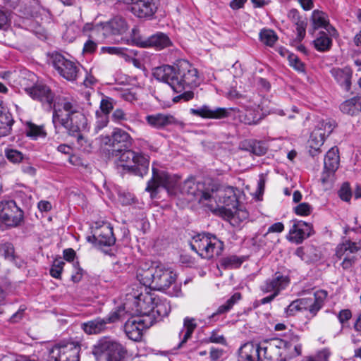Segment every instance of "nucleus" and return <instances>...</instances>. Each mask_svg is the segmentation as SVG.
<instances>
[{
    "mask_svg": "<svg viewBox=\"0 0 361 361\" xmlns=\"http://www.w3.org/2000/svg\"><path fill=\"white\" fill-rule=\"evenodd\" d=\"M0 256L8 260L14 259V247L10 243L0 244Z\"/></svg>",
    "mask_w": 361,
    "mask_h": 361,
    "instance_id": "46",
    "label": "nucleus"
},
{
    "mask_svg": "<svg viewBox=\"0 0 361 361\" xmlns=\"http://www.w3.org/2000/svg\"><path fill=\"white\" fill-rule=\"evenodd\" d=\"M65 262L61 259H56L49 270L50 275L55 279H60Z\"/></svg>",
    "mask_w": 361,
    "mask_h": 361,
    "instance_id": "50",
    "label": "nucleus"
},
{
    "mask_svg": "<svg viewBox=\"0 0 361 361\" xmlns=\"http://www.w3.org/2000/svg\"><path fill=\"white\" fill-rule=\"evenodd\" d=\"M97 47V43L92 39H89L84 44L83 52L90 54L93 53L96 50Z\"/></svg>",
    "mask_w": 361,
    "mask_h": 361,
    "instance_id": "64",
    "label": "nucleus"
},
{
    "mask_svg": "<svg viewBox=\"0 0 361 361\" xmlns=\"http://www.w3.org/2000/svg\"><path fill=\"white\" fill-rule=\"evenodd\" d=\"M227 214L228 216L233 221L239 220L240 221H243L248 217L247 212L246 210L238 209V206H236L235 208L229 209Z\"/></svg>",
    "mask_w": 361,
    "mask_h": 361,
    "instance_id": "47",
    "label": "nucleus"
},
{
    "mask_svg": "<svg viewBox=\"0 0 361 361\" xmlns=\"http://www.w3.org/2000/svg\"><path fill=\"white\" fill-rule=\"evenodd\" d=\"M119 319L118 314L116 312L110 313L108 316L84 322L81 324L82 329L88 335L98 334L106 329L108 324L117 322Z\"/></svg>",
    "mask_w": 361,
    "mask_h": 361,
    "instance_id": "15",
    "label": "nucleus"
},
{
    "mask_svg": "<svg viewBox=\"0 0 361 361\" xmlns=\"http://www.w3.org/2000/svg\"><path fill=\"white\" fill-rule=\"evenodd\" d=\"M121 97L128 102L133 103L137 99V95L133 90H126L121 92Z\"/></svg>",
    "mask_w": 361,
    "mask_h": 361,
    "instance_id": "60",
    "label": "nucleus"
},
{
    "mask_svg": "<svg viewBox=\"0 0 361 361\" xmlns=\"http://www.w3.org/2000/svg\"><path fill=\"white\" fill-rule=\"evenodd\" d=\"M128 28L126 20L121 16H115L108 23L103 24L104 31L111 30L114 35L125 33Z\"/></svg>",
    "mask_w": 361,
    "mask_h": 361,
    "instance_id": "33",
    "label": "nucleus"
},
{
    "mask_svg": "<svg viewBox=\"0 0 361 361\" xmlns=\"http://www.w3.org/2000/svg\"><path fill=\"white\" fill-rule=\"evenodd\" d=\"M240 121L247 125H255L258 123L259 118L252 110H247L244 115L240 116Z\"/></svg>",
    "mask_w": 361,
    "mask_h": 361,
    "instance_id": "52",
    "label": "nucleus"
},
{
    "mask_svg": "<svg viewBox=\"0 0 361 361\" xmlns=\"http://www.w3.org/2000/svg\"><path fill=\"white\" fill-rule=\"evenodd\" d=\"M159 0H136L131 7L132 13L139 18L150 19L157 11Z\"/></svg>",
    "mask_w": 361,
    "mask_h": 361,
    "instance_id": "20",
    "label": "nucleus"
},
{
    "mask_svg": "<svg viewBox=\"0 0 361 361\" xmlns=\"http://www.w3.org/2000/svg\"><path fill=\"white\" fill-rule=\"evenodd\" d=\"M153 75L157 80L167 83L176 92L197 87L200 83L197 68L184 59L177 61L173 66L163 65L155 68Z\"/></svg>",
    "mask_w": 361,
    "mask_h": 361,
    "instance_id": "2",
    "label": "nucleus"
},
{
    "mask_svg": "<svg viewBox=\"0 0 361 361\" xmlns=\"http://www.w3.org/2000/svg\"><path fill=\"white\" fill-rule=\"evenodd\" d=\"M26 307L25 305H21L18 311L15 312L8 319V322L11 324H16L20 322L25 316V312L26 310Z\"/></svg>",
    "mask_w": 361,
    "mask_h": 361,
    "instance_id": "56",
    "label": "nucleus"
},
{
    "mask_svg": "<svg viewBox=\"0 0 361 361\" xmlns=\"http://www.w3.org/2000/svg\"><path fill=\"white\" fill-rule=\"evenodd\" d=\"M18 11L20 12V15L23 18H30V17H35L36 12L34 11L33 8L30 5H20L18 6Z\"/></svg>",
    "mask_w": 361,
    "mask_h": 361,
    "instance_id": "54",
    "label": "nucleus"
},
{
    "mask_svg": "<svg viewBox=\"0 0 361 361\" xmlns=\"http://www.w3.org/2000/svg\"><path fill=\"white\" fill-rule=\"evenodd\" d=\"M100 139L102 144L112 148L113 153L130 148L133 142L130 134L119 128H114L111 135L101 136Z\"/></svg>",
    "mask_w": 361,
    "mask_h": 361,
    "instance_id": "11",
    "label": "nucleus"
},
{
    "mask_svg": "<svg viewBox=\"0 0 361 361\" xmlns=\"http://www.w3.org/2000/svg\"><path fill=\"white\" fill-rule=\"evenodd\" d=\"M52 65L59 74L68 81L77 79L79 66L73 61L66 59L61 54H54L51 56Z\"/></svg>",
    "mask_w": 361,
    "mask_h": 361,
    "instance_id": "13",
    "label": "nucleus"
},
{
    "mask_svg": "<svg viewBox=\"0 0 361 361\" xmlns=\"http://www.w3.org/2000/svg\"><path fill=\"white\" fill-rule=\"evenodd\" d=\"M154 322V320L149 315L133 317L126 322L124 330L130 339L139 341L142 338L143 331L152 326Z\"/></svg>",
    "mask_w": 361,
    "mask_h": 361,
    "instance_id": "12",
    "label": "nucleus"
},
{
    "mask_svg": "<svg viewBox=\"0 0 361 361\" xmlns=\"http://www.w3.org/2000/svg\"><path fill=\"white\" fill-rule=\"evenodd\" d=\"M197 328V324L193 318L185 317L183 321V328L180 331L179 335L180 336L185 330V332L180 342L178 344V348L183 347V345L190 338L193 331Z\"/></svg>",
    "mask_w": 361,
    "mask_h": 361,
    "instance_id": "37",
    "label": "nucleus"
},
{
    "mask_svg": "<svg viewBox=\"0 0 361 361\" xmlns=\"http://www.w3.org/2000/svg\"><path fill=\"white\" fill-rule=\"evenodd\" d=\"M291 227L288 233V240L297 244L310 237L312 233V225L305 221L293 219L290 221Z\"/></svg>",
    "mask_w": 361,
    "mask_h": 361,
    "instance_id": "16",
    "label": "nucleus"
},
{
    "mask_svg": "<svg viewBox=\"0 0 361 361\" xmlns=\"http://www.w3.org/2000/svg\"><path fill=\"white\" fill-rule=\"evenodd\" d=\"M56 350L58 353L57 356L54 357L55 361H80V346L73 342L61 346Z\"/></svg>",
    "mask_w": 361,
    "mask_h": 361,
    "instance_id": "26",
    "label": "nucleus"
},
{
    "mask_svg": "<svg viewBox=\"0 0 361 361\" xmlns=\"http://www.w3.org/2000/svg\"><path fill=\"white\" fill-rule=\"evenodd\" d=\"M335 126L336 125L334 121L330 120H323L318 123L313 131H317L321 134V137L326 139V137L332 133Z\"/></svg>",
    "mask_w": 361,
    "mask_h": 361,
    "instance_id": "41",
    "label": "nucleus"
},
{
    "mask_svg": "<svg viewBox=\"0 0 361 361\" xmlns=\"http://www.w3.org/2000/svg\"><path fill=\"white\" fill-rule=\"evenodd\" d=\"M103 52L108 53L109 54L122 56L124 55L125 49L121 47H103L102 48Z\"/></svg>",
    "mask_w": 361,
    "mask_h": 361,
    "instance_id": "61",
    "label": "nucleus"
},
{
    "mask_svg": "<svg viewBox=\"0 0 361 361\" xmlns=\"http://www.w3.org/2000/svg\"><path fill=\"white\" fill-rule=\"evenodd\" d=\"M358 99L353 97L343 102L340 106L341 111L349 115H354L357 110Z\"/></svg>",
    "mask_w": 361,
    "mask_h": 361,
    "instance_id": "44",
    "label": "nucleus"
},
{
    "mask_svg": "<svg viewBox=\"0 0 361 361\" xmlns=\"http://www.w3.org/2000/svg\"><path fill=\"white\" fill-rule=\"evenodd\" d=\"M298 312H302L300 305L298 302V300H295L293 301L286 308L285 310V312L286 314V316H293L295 315Z\"/></svg>",
    "mask_w": 361,
    "mask_h": 361,
    "instance_id": "59",
    "label": "nucleus"
},
{
    "mask_svg": "<svg viewBox=\"0 0 361 361\" xmlns=\"http://www.w3.org/2000/svg\"><path fill=\"white\" fill-rule=\"evenodd\" d=\"M337 317L341 325L344 326L345 324L351 319L352 312L348 309L342 310L338 312Z\"/></svg>",
    "mask_w": 361,
    "mask_h": 361,
    "instance_id": "58",
    "label": "nucleus"
},
{
    "mask_svg": "<svg viewBox=\"0 0 361 361\" xmlns=\"http://www.w3.org/2000/svg\"><path fill=\"white\" fill-rule=\"evenodd\" d=\"M274 339L276 341L282 343L280 348L286 352L290 359L301 354L302 345L300 343V337L293 332L289 331L284 335L283 338H276Z\"/></svg>",
    "mask_w": 361,
    "mask_h": 361,
    "instance_id": "19",
    "label": "nucleus"
},
{
    "mask_svg": "<svg viewBox=\"0 0 361 361\" xmlns=\"http://www.w3.org/2000/svg\"><path fill=\"white\" fill-rule=\"evenodd\" d=\"M331 39L324 32H319V37L314 40V47L319 51L329 50L331 47Z\"/></svg>",
    "mask_w": 361,
    "mask_h": 361,
    "instance_id": "40",
    "label": "nucleus"
},
{
    "mask_svg": "<svg viewBox=\"0 0 361 361\" xmlns=\"http://www.w3.org/2000/svg\"><path fill=\"white\" fill-rule=\"evenodd\" d=\"M24 221V212L11 199L0 200V223L6 228L20 226Z\"/></svg>",
    "mask_w": 361,
    "mask_h": 361,
    "instance_id": "8",
    "label": "nucleus"
},
{
    "mask_svg": "<svg viewBox=\"0 0 361 361\" xmlns=\"http://www.w3.org/2000/svg\"><path fill=\"white\" fill-rule=\"evenodd\" d=\"M243 259L235 255H231L221 259V266L224 269H236L241 266Z\"/></svg>",
    "mask_w": 361,
    "mask_h": 361,
    "instance_id": "43",
    "label": "nucleus"
},
{
    "mask_svg": "<svg viewBox=\"0 0 361 361\" xmlns=\"http://www.w3.org/2000/svg\"><path fill=\"white\" fill-rule=\"evenodd\" d=\"M260 41L267 46L272 47L278 39L276 33L269 29H264L259 32Z\"/></svg>",
    "mask_w": 361,
    "mask_h": 361,
    "instance_id": "42",
    "label": "nucleus"
},
{
    "mask_svg": "<svg viewBox=\"0 0 361 361\" xmlns=\"http://www.w3.org/2000/svg\"><path fill=\"white\" fill-rule=\"evenodd\" d=\"M190 245L193 250L205 259L219 257L224 247V243L215 235L205 233L195 235Z\"/></svg>",
    "mask_w": 361,
    "mask_h": 361,
    "instance_id": "5",
    "label": "nucleus"
},
{
    "mask_svg": "<svg viewBox=\"0 0 361 361\" xmlns=\"http://www.w3.org/2000/svg\"><path fill=\"white\" fill-rule=\"evenodd\" d=\"M290 279L288 276L280 272H276L270 279H267L260 286V290L264 293H274L279 295L280 292L284 290L289 284Z\"/></svg>",
    "mask_w": 361,
    "mask_h": 361,
    "instance_id": "17",
    "label": "nucleus"
},
{
    "mask_svg": "<svg viewBox=\"0 0 361 361\" xmlns=\"http://www.w3.org/2000/svg\"><path fill=\"white\" fill-rule=\"evenodd\" d=\"M236 188L231 186H209V194L211 200H208L210 204H206L211 211L225 210L226 213L238 204L235 191Z\"/></svg>",
    "mask_w": 361,
    "mask_h": 361,
    "instance_id": "4",
    "label": "nucleus"
},
{
    "mask_svg": "<svg viewBox=\"0 0 361 361\" xmlns=\"http://www.w3.org/2000/svg\"><path fill=\"white\" fill-rule=\"evenodd\" d=\"M281 341L274 338L261 342L262 361H287L290 358L280 348Z\"/></svg>",
    "mask_w": 361,
    "mask_h": 361,
    "instance_id": "14",
    "label": "nucleus"
},
{
    "mask_svg": "<svg viewBox=\"0 0 361 361\" xmlns=\"http://www.w3.org/2000/svg\"><path fill=\"white\" fill-rule=\"evenodd\" d=\"M92 354L97 358L106 354L107 361H122L127 355V350L117 341L104 336L93 346Z\"/></svg>",
    "mask_w": 361,
    "mask_h": 361,
    "instance_id": "7",
    "label": "nucleus"
},
{
    "mask_svg": "<svg viewBox=\"0 0 361 361\" xmlns=\"http://www.w3.org/2000/svg\"><path fill=\"white\" fill-rule=\"evenodd\" d=\"M157 273V267H150L146 269H138L137 271V278L139 281L145 286L153 288L155 274Z\"/></svg>",
    "mask_w": 361,
    "mask_h": 361,
    "instance_id": "35",
    "label": "nucleus"
},
{
    "mask_svg": "<svg viewBox=\"0 0 361 361\" xmlns=\"http://www.w3.org/2000/svg\"><path fill=\"white\" fill-rule=\"evenodd\" d=\"M338 195L341 200L345 202H348L350 200L352 193L350 185L348 183H345L342 185L338 191Z\"/></svg>",
    "mask_w": 361,
    "mask_h": 361,
    "instance_id": "55",
    "label": "nucleus"
},
{
    "mask_svg": "<svg viewBox=\"0 0 361 361\" xmlns=\"http://www.w3.org/2000/svg\"><path fill=\"white\" fill-rule=\"evenodd\" d=\"M154 302H156V298L152 295L140 293L133 298V305L135 307V312L140 314L139 317L149 315L152 317Z\"/></svg>",
    "mask_w": 361,
    "mask_h": 361,
    "instance_id": "22",
    "label": "nucleus"
},
{
    "mask_svg": "<svg viewBox=\"0 0 361 361\" xmlns=\"http://www.w3.org/2000/svg\"><path fill=\"white\" fill-rule=\"evenodd\" d=\"M111 120L114 123L124 126L128 130L133 132L131 127L126 125V123H135L140 121V115L137 111L126 112L121 108L114 110L111 114Z\"/></svg>",
    "mask_w": 361,
    "mask_h": 361,
    "instance_id": "25",
    "label": "nucleus"
},
{
    "mask_svg": "<svg viewBox=\"0 0 361 361\" xmlns=\"http://www.w3.org/2000/svg\"><path fill=\"white\" fill-rule=\"evenodd\" d=\"M324 169L330 173H334L339 166L338 149L336 147L331 148L324 157Z\"/></svg>",
    "mask_w": 361,
    "mask_h": 361,
    "instance_id": "34",
    "label": "nucleus"
},
{
    "mask_svg": "<svg viewBox=\"0 0 361 361\" xmlns=\"http://www.w3.org/2000/svg\"><path fill=\"white\" fill-rule=\"evenodd\" d=\"M331 74L341 87L346 90H350L352 77V72L350 68H334L331 70Z\"/></svg>",
    "mask_w": 361,
    "mask_h": 361,
    "instance_id": "31",
    "label": "nucleus"
},
{
    "mask_svg": "<svg viewBox=\"0 0 361 361\" xmlns=\"http://www.w3.org/2000/svg\"><path fill=\"white\" fill-rule=\"evenodd\" d=\"M82 31L84 32H86L88 31H92V32H100V31L104 32L103 24L93 25L92 24H90V23H86L82 28Z\"/></svg>",
    "mask_w": 361,
    "mask_h": 361,
    "instance_id": "63",
    "label": "nucleus"
},
{
    "mask_svg": "<svg viewBox=\"0 0 361 361\" xmlns=\"http://www.w3.org/2000/svg\"><path fill=\"white\" fill-rule=\"evenodd\" d=\"M5 155L8 160L14 164L20 163L23 159V154L14 149H5Z\"/></svg>",
    "mask_w": 361,
    "mask_h": 361,
    "instance_id": "49",
    "label": "nucleus"
},
{
    "mask_svg": "<svg viewBox=\"0 0 361 361\" xmlns=\"http://www.w3.org/2000/svg\"><path fill=\"white\" fill-rule=\"evenodd\" d=\"M191 114L203 118L220 119L226 118L230 115V110L226 108L217 107L212 109L204 105L199 109H190Z\"/></svg>",
    "mask_w": 361,
    "mask_h": 361,
    "instance_id": "24",
    "label": "nucleus"
},
{
    "mask_svg": "<svg viewBox=\"0 0 361 361\" xmlns=\"http://www.w3.org/2000/svg\"><path fill=\"white\" fill-rule=\"evenodd\" d=\"M241 299L240 293H235L227 301L219 307L216 312L212 314L211 317L214 318L217 314H221L228 312L233 306Z\"/></svg>",
    "mask_w": 361,
    "mask_h": 361,
    "instance_id": "39",
    "label": "nucleus"
},
{
    "mask_svg": "<svg viewBox=\"0 0 361 361\" xmlns=\"http://www.w3.org/2000/svg\"><path fill=\"white\" fill-rule=\"evenodd\" d=\"M312 20L314 29L324 28L328 32L329 35H336V30L329 24L328 16L324 12L314 10L312 12Z\"/></svg>",
    "mask_w": 361,
    "mask_h": 361,
    "instance_id": "29",
    "label": "nucleus"
},
{
    "mask_svg": "<svg viewBox=\"0 0 361 361\" xmlns=\"http://www.w3.org/2000/svg\"><path fill=\"white\" fill-rule=\"evenodd\" d=\"M178 177L175 175L153 169L152 177L147 183L146 190L150 192L153 196L157 193L158 188L162 187L170 195H176L180 192L197 200L204 207L209 204L207 202L212 198L209 194V186L206 188L204 183L196 182L193 178H188L181 185H178ZM210 205L212 206L211 204Z\"/></svg>",
    "mask_w": 361,
    "mask_h": 361,
    "instance_id": "1",
    "label": "nucleus"
},
{
    "mask_svg": "<svg viewBox=\"0 0 361 361\" xmlns=\"http://www.w3.org/2000/svg\"><path fill=\"white\" fill-rule=\"evenodd\" d=\"M171 310L169 303L166 300L156 298V302L154 305V310L152 313V317L157 314L159 317H164L169 314Z\"/></svg>",
    "mask_w": 361,
    "mask_h": 361,
    "instance_id": "38",
    "label": "nucleus"
},
{
    "mask_svg": "<svg viewBox=\"0 0 361 361\" xmlns=\"http://www.w3.org/2000/svg\"><path fill=\"white\" fill-rule=\"evenodd\" d=\"M145 119L149 126L156 129H162L176 123L172 115L162 113L147 115Z\"/></svg>",
    "mask_w": 361,
    "mask_h": 361,
    "instance_id": "28",
    "label": "nucleus"
},
{
    "mask_svg": "<svg viewBox=\"0 0 361 361\" xmlns=\"http://www.w3.org/2000/svg\"><path fill=\"white\" fill-rule=\"evenodd\" d=\"M24 90L33 99L40 102L43 105H47L48 109L51 108L54 94L48 86L37 84L32 87H25Z\"/></svg>",
    "mask_w": 361,
    "mask_h": 361,
    "instance_id": "18",
    "label": "nucleus"
},
{
    "mask_svg": "<svg viewBox=\"0 0 361 361\" xmlns=\"http://www.w3.org/2000/svg\"><path fill=\"white\" fill-rule=\"evenodd\" d=\"M176 274L171 269L166 268L162 264L157 265L152 289L166 290L173 285L172 290H169L168 293L172 296H178L181 290L180 286L176 283Z\"/></svg>",
    "mask_w": 361,
    "mask_h": 361,
    "instance_id": "9",
    "label": "nucleus"
},
{
    "mask_svg": "<svg viewBox=\"0 0 361 361\" xmlns=\"http://www.w3.org/2000/svg\"><path fill=\"white\" fill-rule=\"evenodd\" d=\"M239 356L245 361H262L261 343H246L239 350Z\"/></svg>",
    "mask_w": 361,
    "mask_h": 361,
    "instance_id": "27",
    "label": "nucleus"
},
{
    "mask_svg": "<svg viewBox=\"0 0 361 361\" xmlns=\"http://www.w3.org/2000/svg\"><path fill=\"white\" fill-rule=\"evenodd\" d=\"M327 295L328 294L326 290H319L312 296L311 302H310L306 310V312H308L311 317H314L324 305Z\"/></svg>",
    "mask_w": 361,
    "mask_h": 361,
    "instance_id": "30",
    "label": "nucleus"
},
{
    "mask_svg": "<svg viewBox=\"0 0 361 361\" xmlns=\"http://www.w3.org/2000/svg\"><path fill=\"white\" fill-rule=\"evenodd\" d=\"M113 155L119 156L121 166L135 175L143 176L149 169V161L145 155L136 153L130 148L123 149L121 152H114Z\"/></svg>",
    "mask_w": 361,
    "mask_h": 361,
    "instance_id": "6",
    "label": "nucleus"
},
{
    "mask_svg": "<svg viewBox=\"0 0 361 361\" xmlns=\"http://www.w3.org/2000/svg\"><path fill=\"white\" fill-rule=\"evenodd\" d=\"M295 25L296 26V31L298 32V39L301 40L305 36L307 23L304 20H302V21L297 23Z\"/></svg>",
    "mask_w": 361,
    "mask_h": 361,
    "instance_id": "62",
    "label": "nucleus"
},
{
    "mask_svg": "<svg viewBox=\"0 0 361 361\" xmlns=\"http://www.w3.org/2000/svg\"><path fill=\"white\" fill-rule=\"evenodd\" d=\"M360 250L361 240L352 242L346 240L337 246L336 255L339 259H343L341 266L344 270H349L355 265L357 260L355 254Z\"/></svg>",
    "mask_w": 361,
    "mask_h": 361,
    "instance_id": "10",
    "label": "nucleus"
},
{
    "mask_svg": "<svg viewBox=\"0 0 361 361\" xmlns=\"http://www.w3.org/2000/svg\"><path fill=\"white\" fill-rule=\"evenodd\" d=\"M293 209L295 213L299 216H308L312 212V206L307 202L299 204Z\"/></svg>",
    "mask_w": 361,
    "mask_h": 361,
    "instance_id": "53",
    "label": "nucleus"
},
{
    "mask_svg": "<svg viewBox=\"0 0 361 361\" xmlns=\"http://www.w3.org/2000/svg\"><path fill=\"white\" fill-rule=\"evenodd\" d=\"M26 135L29 137H37L39 136H44L43 128L42 126H37L32 123H27Z\"/></svg>",
    "mask_w": 361,
    "mask_h": 361,
    "instance_id": "48",
    "label": "nucleus"
},
{
    "mask_svg": "<svg viewBox=\"0 0 361 361\" xmlns=\"http://www.w3.org/2000/svg\"><path fill=\"white\" fill-rule=\"evenodd\" d=\"M290 66L294 68L296 71L303 72L305 71V66L303 63L295 55L289 56Z\"/></svg>",
    "mask_w": 361,
    "mask_h": 361,
    "instance_id": "57",
    "label": "nucleus"
},
{
    "mask_svg": "<svg viewBox=\"0 0 361 361\" xmlns=\"http://www.w3.org/2000/svg\"><path fill=\"white\" fill-rule=\"evenodd\" d=\"M89 242L95 243L98 246H111L116 242L113 228L109 224H104L97 228L92 236L87 238Z\"/></svg>",
    "mask_w": 361,
    "mask_h": 361,
    "instance_id": "21",
    "label": "nucleus"
},
{
    "mask_svg": "<svg viewBox=\"0 0 361 361\" xmlns=\"http://www.w3.org/2000/svg\"><path fill=\"white\" fill-rule=\"evenodd\" d=\"M113 109L114 105L112 99L109 97H105L101 100L99 110L96 111V112H102L104 115L109 116V114Z\"/></svg>",
    "mask_w": 361,
    "mask_h": 361,
    "instance_id": "51",
    "label": "nucleus"
},
{
    "mask_svg": "<svg viewBox=\"0 0 361 361\" xmlns=\"http://www.w3.org/2000/svg\"><path fill=\"white\" fill-rule=\"evenodd\" d=\"M96 121L94 123V133H98L104 128L106 127L109 122V116L104 115L102 112H96Z\"/></svg>",
    "mask_w": 361,
    "mask_h": 361,
    "instance_id": "45",
    "label": "nucleus"
},
{
    "mask_svg": "<svg viewBox=\"0 0 361 361\" xmlns=\"http://www.w3.org/2000/svg\"><path fill=\"white\" fill-rule=\"evenodd\" d=\"M52 123L56 130L63 126L70 135L75 137L80 146L82 147L86 142L80 133L87 128V119L75 104L66 100L62 102L58 108L54 109Z\"/></svg>",
    "mask_w": 361,
    "mask_h": 361,
    "instance_id": "3",
    "label": "nucleus"
},
{
    "mask_svg": "<svg viewBox=\"0 0 361 361\" xmlns=\"http://www.w3.org/2000/svg\"><path fill=\"white\" fill-rule=\"evenodd\" d=\"M135 40L137 44L141 47H154L157 49H163L171 44L169 37L162 32H157L145 39L139 37Z\"/></svg>",
    "mask_w": 361,
    "mask_h": 361,
    "instance_id": "23",
    "label": "nucleus"
},
{
    "mask_svg": "<svg viewBox=\"0 0 361 361\" xmlns=\"http://www.w3.org/2000/svg\"><path fill=\"white\" fill-rule=\"evenodd\" d=\"M325 139L321 137L317 131H312L308 140L309 152L314 157L321 152L320 148L323 145Z\"/></svg>",
    "mask_w": 361,
    "mask_h": 361,
    "instance_id": "36",
    "label": "nucleus"
},
{
    "mask_svg": "<svg viewBox=\"0 0 361 361\" xmlns=\"http://www.w3.org/2000/svg\"><path fill=\"white\" fill-rule=\"evenodd\" d=\"M13 123L11 114L0 104V137H5L11 133Z\"/></svg>",
    "mask_w": 361,
    "mask_h": 361,
    "instance_id": "32",
    "label": "nucleus"
}]
</instances>
